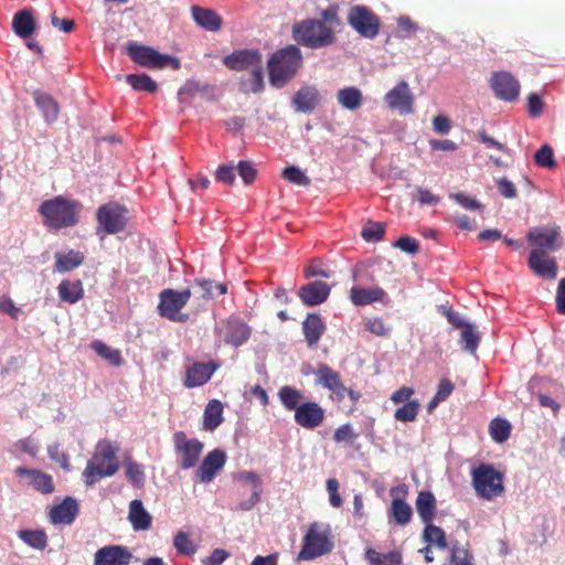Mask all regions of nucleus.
Segmentation results:
<instances>
[{"label":"nucleus","mask_w":565,"mask_h":565,"mask_svg":"<svg viewBox=\"0 0 565 565\" xmlns=\"http://www.w3.org/2000/svg\"><path fill=\"white\" fill-rule=\"evenodd\" d=\"M490 86L494 95L504 102H513L520 94V84L509 72H495L490 79Z\"/></svg>","instance_id":"ddd939ff"},{"label":"nucleus","mask_w":565,"mask_h":565,"mask_svg":"<svg viewBox=\"0 0 565 565\" xmlns=\"http://www.w3.org/2000/svg\"><path fill=\"white\" fill-rule=\"evenodd\" d=\"M385 233V225L380 222H369L362 230V237L366 242H377L382 239Z\"/></svg>","instance_id":"864d4df0"},{"label":"nucleus","mask_w":565,"mask_h":565,"mask_svg":"<svg viewBox=\"0 0 565 565\" xmlns=\"http://www.w3.org/2000/svg\"><path fill=\"white\" fill-rule=\"evenodd\" d=\"M191 13L195 23L206 31L215 32L222 28V18L212 9L192 6Z\"/></svg>","instance_id":"cd10ccee"},{"label":"nucleus","mask_w":565,"mask_h":565,"mask_svg":"<svg viewBox=\"0 0 565 565\" xmlns=\"http://www.w3.org/2000/svg\"><path fill=\"white\" fill-rule=\"evenodd\" d=\"M333 548L329 524L313 522L303 537L298 559L310 561L328 554Z\"/></svg>","instance_id":"423d86ee"},{"label":"nucleus","mask_w":565,"mask_h":565,"mask_svg":"<svg viewBox=\"0 0 565 565\" xmlns=\"http://www.w3.org/2000/svg\"><path fill=\"white\" fill-rule=\"evenodd\" d=\"M58 297L67 303H76L83 298L84 290L79 280H62L57 287Z\"/></svg>","instance_id":"e433bc0d"},{"label":"nucleus","mask_w":565,"mask_h":565,"mask_svg":"<svg viewBox=\"0 0 565 565\" xmlns=\"http://www.w3.org/2000/svg\"><path fill=\"white\" fill-rule=\"evenodd\" d=\"M449 565H475L471 553L458 543L451 546Z\"/></svg>","instance_id":"3c124183"},{"label":"nucleus","mask_w":565,"mask_h":565,"mask_svg":"<svg viewBox=\"0 0 565 565\" xmlns=\"http://www.w3.org/2000/svg\"><path fill=\"white\" fill-rule=\"evenodd\" d=\"M47 455L53 461L57 462L62 468L67 469L70 467L68 458L64 452L60 450V445L57 443L47 446Z\"/></svg>","instance_id":"680f3d73"},{"label":"nucleus","mask_w":565,"mask_h":565,"mask_svg":"<svg viewBox=\"0 0 565 565\" xmlns=\"http://www.w3.org/2000/svg\"><path fill=\"white\" fill-rule=\"evenodd\" d=\"M191 296L198 299H213L226 294L225 284H217L212 279L196 278L189 287Z\"/></svg>","instance_id":"b1692460"},{"label":"nucleus","mask_w":565,"mask_h":565,"mask_svg":"<svg viewBox=\"0 0 565 565\" xmlns=\"http://www.w3.org/2000/svg\"><path fill=\"white\" fill-rule=\"evenodd\" d=\"M237 171L246 184L252 183L256 177V169L249 161H239L237 164Z\"/></svg>","instance_id":"0e129e2a"},{"label":"nucleus","mask_w":565,"mask_h":565,"mask_svg":"<svg viewBox=\"0 0 565 565\" xmlns=\"http://www.w3.org/2000/svg\"><path fill=\"white\" fill-rule=\"evenodd\" d=\"M480 339V334L472 323L470 326H465V329H462L460 333V344L462 350L470 354H475L479 347Z\"/></svg>","instance_id":"a18cd8bd"},{"label":"nucleus","mask_w":565,"mask_h":565,"mask_svg":"<svg viewBox=\"0 0 565 565\" xmlns=\"http://www.w3.org/2000/svg\"><path fill=\"white\" fill-rule=\"evenodd\" d=\"M316 375L318 377L317 382L321 386L333 392L339 398L345 396L347 387L343 385L339 372L324 363H320L318 364Z\"/></svg>","instance_id":"5701e85b"},{"label":"nucleus","mask_w":565,"mask_h":565,"mask_svg":"<svg viewBox=\"0 0 565 565\" xmlns=\"http://www.w3.org/2000/svg\"><path fill=\"white\" fill-rule=\"evenodd\" d=\"M301 63V52L289 45L276 52L268 60L269 82L273 86L282 87L297 72Z\"/></svg>","instance_id":"f03ea898"},{"label":"nucleus","mask_w":565,"mask_h":565,"mask_svg":"<svg viewBox=\"0 0 565 565\" xmlns=\"http://www.w3.org/2000/svg\"><path fill=\"white\" fill-rule=\"evenodd\" d=\"M217 181L225 184H233L235 181V168L232 164L220 166L215 172Z\"/></svg>","instance_id":"052dcab7"},{"label":"nucleus","mask_w":565,"mask_h":565,"mask_svg":"<svg viewBox=\"0 0 565 565\" xmlns=\"http://www.w3.org/2000/svg\"><path fill=\"white\" fill-rule=\"evenodd\" d=\"M327 490L329 492V501L333 508H340L342 504V499L338 492L339 482L337 479L330 478L327 480Z\"/></svg>","instance_id":"338daca9"},{"label":"nucleus","mask_w":565,"mask_h":565,"mask_svg":"<svg viewBox=\"0 0 565 565\" xmlns=\"http://www.w3.org/2000/svg\"><path fill=\"white\" fill-rule=\"evenodd\" d=\"M426 526L423 532V540L430 546H436L439 550H446L447 539L444 530L437 525L425 523Z\"/></svg>","instance_id":"a19ab883"},{"label":"nucleus","mask_w":565,"mask_h":565,"mask_svg":"<svg viewBox=\"0 0 565 565\" xmlns=\"http://www.w3.org/2000/svg\"><path fill=\"white\" fill-rule=\"evenodd\" d=\"M18 537L35 550H44L47 545V536L43 530H20L17 533Z\"/></svg>","instance_id":"ea45409f"},{"label":"nucleus","mask_w":565,"mask_h":565,"mask_svg":"<svg viewBox=\"0 0 565 565\" xmlns=\"http://www.w3.org/2000/svg\"><path fill=\"white\" fill-rule=\"evenodd\" d=\"M124 466L126 469V477L129 479L131 484L137 488L142 487L145 484L143 466L130 459L126 460Z\"/></svg>","instance_id":"09e8293b"},{"label":"nucleus","mask_w":565,"mask_h":565,"mask_svg":"<svg viewBox=\"0 0 565 565\" xmlns=\"http://www.w3.org/2000/svg\"><path fill=\"white\" fill-rule=\"evenodd\" d=\"M395 247L408 254H416L419 249L418 242L411 236H401L394 244Z\"/></svg>","instance_id":"e2e57ef3"},{"label":"nucleus","mask_w":565,"mask_h":565,"mask_svg":"<svg viewBox=\"0 0 565 565\" xmlns=\"http://www.w3.org/2000/svg\"><path fill=\"white\" fill-rule=\"evenodd\" d=\"M420 404L417 401H408L395 411L394 418L398 422H413L419 411Z\"/></svg>","instance_id":"8fccbe9b"},{"label":"nucleus","mask_w":565,"mask_h":565,"mask_svg":"<svg viewBox=\"0 0 565 565\" xmlns=\"http://www.w3.org/2000/svg\"><path fill=\"white\" fill-rule=\"evenodd\" d=\"M203 418L204 429L214 430L215 428H217L223 422L222 403L217 399L210 401L204 409Z\"/></svg>","instance_id":"4c0bfd02"},{"label":"nucleus","mask_w":565,"mask_h":565,"mask_svg":"<svg viewBox=\"0 0 565 565\" xmlns=\"http://www.w3.org/2000/svg\"><path fill=\"white\" fill-rule=\"evenodd\" d=\"M321 99L320 93L316 86H302L294 95L291 105L297 113L311 114Z\"/></svg>","instance_id":"aec40b11"},{"label":"nucleus","mask_w":565,"mask_h":565,"mask_svg":"<svg viewBox=\"0 0 565 565\" xmlns=\"http://www.w3.org/2000/svg\"><path fill=\"white\" fill-rule=\"evenodd\" d=\"M330 286L321 280L311 281L303 285L298 296L306 306H318L323 303L330 295Z\"/></svg>","instance_id":"4be33fe9"},{"label":"nucleus","mask_w":565,"mask_h":565,"mask_svg":"<svg viewBox=\"0 0 565 565\" xmlns=\"http://www.w3.org/2000/svg\"><path fill=\"white\" fill-rule=\"evenodd\" d=\"M230 557V553L223 548H215L210 556L202 561L203 565H221Z\"/></svg>","instance_id":"774afa93"},{"label":"nucleus","mask_w":565,"mask_h":565,"mask_svg":"<svg viewBox=\"0 0 565 565\" xmlns=\"http://www.w3.org/2000/svg\"><path fill=\"white\" fill-rule=\"evenodd\" d=\"M40 446L32 437L19 439L12 445L11 454L18 456L20 452H25L31 457H36Z\"/></svg>","instance_id":"603ef678"},{"label":"nucleus","mask_w":565,"mask_h":565,"mask_svg":"<svg viewBox=\"0 0 565 565\" xmlns=\"http://www.w3.org/2000/svg\"><path fill=\"white\" fill-rule=\"evenodd\" d=\"M127 53L135 63L148 68L171 66L173 70H179L181 66L177 57L162 54L151 46L140 45L137 42L128 44Z\"/></svg>","instance_id":"0eeeda50"},{"label":"nucleus","mask_w":565,"mask_h":565,"mask_svg":"<svg viewBox=\"0 0 565 565\" xmlns=\"http://www.w3.org/2000/svg\"><path fill=\"white\" fill-rule=\"evenodd\" d=\"M324 419L323 408L316 402L300 404L295 412V422L306 429L319 427Z\"/></svg>","instance_id":"f3484780"},{"label":"nucleus","mask_w":565,"mask_h":565,"mask_svg":"<svg viewBox=\"0 0 565 565\" xmlns=\"http://www.w3.org/2000/svg\"><path fill=\"white\" fill-rule=\"evenodd\" d=\"M278 396L284 405V407L288 411H295L299 406V402L302 399V394L300 391L291 387V386H282L278 391Z\"/></svg>","instance_id":"de8ad7c7"},{"label":"nucleus","mask_w":565,"mask_h":565,"mask_svg":"<svg viewBox=\"0 0 565 565\" xmlns=\"http://www.w3.org/2000/svg\"><path fill=\"white\" fill-rule=\"evenodd\" d=\"M84 262V256L79 252L70 250L66 254H55V270L58 273H66L81 266Z\"/></svg>","instance_id":"58836bf2"},{"label":"nucleus","mask_w":565,"mask_h":565,"mask_svg":"<svg viewBox=\"0 0 565 565\" xmlns=\"http://www.w3.org/2000/svg\"><path fill=\"white\" fill-rule=\"evenodd\" d=\"M384 100L390 109L396 110L399 115H409L414 110V96L405 81L390 89L385 94Z\"/></svg>","instance_id":"f8f14e48"},{"label":"nucleus","mask_w":565,"mask_h":565,"mask_svg":"<svg viewBox=\"0 0 565 565\" xmlns=\"http://www.w3.org/2000/svg\"><path fill=\"white\" fill-rule=\"evenodd\" d=\"M12 30L22 39H28L34 32L35 20L30 10H21L13 15Z\"/></svg>","instance_id":"2f4dec72"},{"label":"nucleus","mask_w":565,"mask_h":565,"mask_svg":"<svg viewBox=\"0 0 565 565\" xmlns=\"http://www.w3.org/2000/svg\"><path fill=\"white\" fill-rule=\"evenodd\" d=\"M449 199L454 200L466 210L473 211L482 209V204L480 202H478L473 198L468 196L465 193H451L449 194Z\"/></svg>","instance_id":"13d9d810"},{"label":"nucleus","mask_w":565,"mask_h":565,"mask_svg":"<svg viewBox=\"0 0 565 565\" xmlns=\"http://www.w3.org/2000/svg\"><path fill=\"white\" fill-rule=\"evenodd\" d=\"M79 206L78 202L57 195L42 202L39 206V213L43 216L44 224L47 227L60 230L77 224Z\"/></svg>","instance_id":"f257e3e1"},{"label":"nucleus","mask_w":565,"mask_h":565,"mask_svg":"<svg viewBox=\"0 0 565 565\" xmlns=\"http://www.w3.org/2000/svg\"><path fill=\"white\" fill-rule=\"evenodd\" d=\"M559 236V227L557 226H537L527 233L529 242L535 247L534 249H545L546 253L557 249L556 241Z\"/></svg>","instance_id":"dca6fc26"},{"label":"nucleus","mask_w":565,"mask_h":565,"mask_svg":"<svg viewBox=\"0 0 565 565\" xmlns=\"http://www.w3.org/2000/svg\"><path fill=\"white\" fill-rule=\"evenodd\" d=\"M390 513L395 523L402 526L408 524L413 515L411 505L405 500L398 498L392 501Z\"/></svg>","instance_id":"79ce46f5"},{"label":"nucleus","mask_w":565,"mask_h":565,"mask_svg":"<svg viewBox=\"0 0 565 565\" xmlns=\"http://www.w3.org/2000/svg\"><path fill=\"white\" fill-rule=\"evenodd\" d=\"M364 557L370 565H402L403 563L402 554L396 550L380 553L373 548H366Z\"/></svg>","instance_id":"c9c22d12"},{"label":"nucleus","mask_w":565,"mask_h":565,"mask_svg":"<svg viewBox=\"0 0 565 565\" xmlns=\"http://www.w3.org/2000/svg\"><path fill=\"white\" fill-rule=\"evenodd\" d=\"M386 292L380 288H358L350 290V299L355 306H366L376 301H384Z\"/></svg>","instance_id":"7c9ffc66"},{"label":"nucleus","mask_w":565,"mask_h":565,"mask_svg":"<svg viewBox=\"0 0 565 565\" xmlns=\"http://www.w3.org/2000/svg\"><path fill=\"white\" fill-rule=\"evenodd\" d=\"M471 483L477 495L488 501L504 492L503 475L489 463H481L471 470Z\"/></svg>","instance_id":"39448f33"},{"label":"nucleus","mask_w":565,"mask_h":565,"mask_svg":"<svg viewBox=\"0 0 565 565\" xmlns=\"http://www.w3.org/2000/svg\"><path fill=\"white\" fill-rule=\"evenodd\" d=\"M118 471L116 462V450L108 440H100L96 446V451L90 460L87 461L83 472L85 483L93 486L98 479L111 477Z\"/></svg>","instance_id":"20e7f679"},{"label":"nucleus","mask_w":565,"mask_h":565,"mask_svg":"<svg viewBox=\"0 0 565 565\" xmlns=\"http://www.w3.org/2000/svg\"><path fill=\"white\" fill-rule=\"evenodd\" d=\"M131 552L122 545H107L96 551L93 565H129Z\"/></svg>","instance_id":"2eb2a0df"},{"label":"nucleus","mask_w":565,"mask_h":565,"mask_svg":"<svg viewBox=\"0 0 565 565\" xmlns=\"http://www.w3.org/2000/svg\"><path fill=\"white\" fill-rule=\"evenodd\" d=\"M173 447L180 468L188 470L196 466L204 445L199 439H189L184 431H177L173 435Z\"/></svg>","instance_id":"9b49d317"},{"label":"nucleus","mask_w":565,"mask_h":565,"mask_svg":"<svg viewBox=\"0 0 565 565\" xmlns=\"http://www.w3.org/2000/svg\"><path fill=\"white\" fill-rule=\"evenodd\" d=\"M78 513L75 499L66 497L60 504L50 510L49 516L53 524H71Z\"/></svg>","instance_id":"a878e982"},{"label":"nucleus","mask_w":565,"mask_h":565,"mask_svg":"<svg viewBox=\"0 0 565 565\" xmlns=\"http://www.w3.org/2000/svg\"><path fill=\"white\" fill-rule=\"evenodd\" d=\"M14 471L23 484L30 486L34 490L43 494L54 491L53 478L49 473L26 467H18Z\"/></svg>","instance_id":"4468645a"},{"label":"nucleus","mask_w":565,"mask_h":565,"mask_svg":"<svg viewBox=\"0 0 565 565\" xmlns=\"http://www.w3.org/2000/svg\"><path fill=\"white\" fill-rule=\"evenodd\" d=\"M128 519L136 531L148 530L151 526V515L140 500L136 499L130 502Z\"/></svg>","instance_id":"473e14b6"},{"label":"nucleus","mask_w":565,"mask_h":565,"mask_svg":"<svg viewBox=\"0 0 565 565\" xmlns=\"http://www.w3.org/2000/svg\"><path fill=\"white\" fill-rule=\"evenodd\" d=\"M90 347L98 356L108 361L111 365L119 366L122 364V358L119 350L110 348L100 340L93 341Z\"/></svg>","instance_id":"c03bdc74"},{"label":"nucleus","mask_w":565,"mask_h":565,"mask_svg":"<svg viewBox=\"0 0 565 565\" xmlns=\"http://www.w3.org/2000/svg\"><path fill=\"white\" fill-rule=\"evenodd\" d=\"M534 160L540 167L552 168L555 166L553 149L548 145L542 146L534 154Z\"/></svg>","instance_id":"4d7b16f0"},{"label":"nucleus","mask_w":565,"mask_h":565,"mask_svg":"<svg viewBox=\"0 0 565 565\" xmlns=\"http://www.w3.org/2000/svg\"><path fill=\"white\" fill-rule=\"evenodd\" d=\"M226 456L223 450L214 449L210 451L195 471L198 481L209 483L211 482L217 470L222 469L225 465Z\"/></svg>","instance_id":"a211bd4d"},{"label":"nucleus","mask_w":565,"mask_h":565,"mask_svg":"<svg viewBox=\"0 0 565 565\" xmlns=\"http://www.w3.org/2000/svg\"><path fill=\"white\" fill-rule=\"evenodd\" d=\"M302 330L308 345L312 348L324 333L326 324L319 315L310 313L302 322Z\"/></svg>","instance_id":"c85d7f7f"},{"label":"nucleus","mask_w":565,"mask_h":565,"mask_svg":"<svg viewBox=\"0 0 565 565\" xmlns=\"http://www.w3.org/2000/svg\"><path fill=\"white\" fill-rule=\"evenodd\" d=\"M127 209L116 202L99 206L96 213L97 233L104 231L106 234H116L122 231L127 224Z\"/></svg>","instance_id":"9d476101"},{"label":"nucleus","mask_w":565,"mask_h":565,"mask_svg":"<svg viewBox=\"0 0 565 565\" xmlns=\"http://www.w3.org/2000/svg\"><path fill=\"white\" fill-rule=\"evenodd\" d=\"M260 62L262 55L257 50L235 51L223 60L224 65L234 71L254 68Z\"/></svg>","instance_id":"412c9836"},{"label":"nucleus","mask_w":565,"mask_h":565,"mask_svg":"<svg viewBox=\"0 0 565 565\" xmlns=\"http://www.w3.org/2000/svg\"><path fill=\"white\" fill-rule=\"evenodd\" d=\"M216 366L212 363L196 362L186 370L184 385L186 387H196L205 384L215 372Z\"/></svg>","instance_id":"bb28decb"},{"label":"nucleus","mask_w":565,"mask_h":565,"mask_svg":"<svg viewBox=\"0 0 565 565\" xmlns=\"http://www.w3.org/2000/svg\"><path fill=\"white\" fill-rule=\"evenodd\" d=\"M126 82L139 92L154 93L158 88L157 83L147 74H129Z\"/></svg>","instance_id":"49530a36"},{"label":"nucleus","mask_w":565,"mask_h":565,"mask_svg":"<svg viewBox=\"0 0 565 565\" xmlns=\"http://www.w3.org/2000/svg\"><path fill=\"white\" fill-rule=\"evenodd\" d=\"M347 20L349 25L361 36L374 39L380 32V19L367 7L353 6L349 9Z\"/></svg>","instance_id":"1a4fd4ad"},{"label":"nucleus","mask_w":565,"mask_h":565,"mask_svg":"<svg viewBox=\"0 0 565 565\" xmlns=\"http://www.w3.org/2000/svg\"><path fill=\"white\" fill-rule=\"evenodd\" d=\"M282 177L297 185L307 186L310 184V179L305 174L302 170L295 166L285 168L282 171Z\"/></svg>","instance_id":"5fc2aeb1"},{"label":"nucleus","mask_w":565,"mask_h":565,"mask_svg":"<svg viewBox=\"0 0 565 565\" xmlns=\"http://www.w3.org/2000/svg\"><path fill=\"white\" fill-rule=\"evenodd\" d=\"M416 510L424 523H430L435 516L436 499L429 491L419 492L416 499Z\"/></svg>","instance_id":"f704fd0d"},{"label":"nucleus","mask_w":565,"mask_h":565,"mask_svg":"<svg viewBox=\"0 0 565 565\" xmlns=\"http://www.w3.org/2000/svg\"><path fill=\"white\" fill-rule=\"evenodd\" d=\"M191 297L189 288L182 291L174 289L162 290L158 305L160 316L174 322H186L190 318L189 315L182 313L180 310L186 305Z\"/></svg>","instance_id":"6e6552de"},{"label":"nucleus","mask_w":565,"mask_h":565,"mask_svg":"<svg viewBox=\"0 0 565 565\" xmlns=\"http://www.w3.org/2000/svg\"><path fill=\"white\" fill-rule=\"evenodd\" d=\"M33 99L36 107L42 113L45 122H55L60 109L57 103L53 99V97L41 90H35L33 93Z\"/></svg>","instance_id":"c756f323"},{"label":"nucleus","mask_w":565,"mask_h":565,"mask_svg":"<svg viewBox=\"0 0 565 565\" xmlns=\"http://www.w3.org/2000/svg\"><path fill=\"white\" fill-rule=\"evenodd\" d=\"M223 337L225 343L237 348L249 339L250 329L245 322L231 318L225 323Z\"/></svg>","instance_id":"393cba45"},{"label":"nucleus","mask_w":565,"mask_h":565,"mask_svg":"<svg viewBox=\"0 0 565 565\" xmlns=\"http://www.w3.org/2000/svg\"><path fill=\"white\" fill-rule=\"evenodd\" d=\"M337 100L342 108L354 111L362 106L363 95L358 87L348 86L338 90Z\"/></svg>","instance_id":"72a5a7b5"},{"label":"nucleus","mask_w":565,"mask_h":565,"mask_svg":"<svg viewBox=\"0 0 565 565\" xmlns=\"http://www.w3.org/2000/svg\"><path fill=\"white\" fill-rule=\"evenodd\" d=\"M511 424L504 418H494L490 422L489 433L493 441L502 444L507 441L511 435Z\"/></svg>","instance_id":"37998d69"},{"label":"nucleus","mask_w":565,"mask_h":565,"mask_svg":"<svg viewBox=\"0 0 565 565\" xmlns=\"http://www.w3.org/2000/svg\"><path fill=\"white\" fill-rule=\"evenodd\" d=\"M295 41L306 47L322 49L335 40L332 29L326 22L317 19H307L292 26Z\"/></svg>","instance_id":"7ed1b4c3"},{"label":"nucleus","mask_w":565,"mask_h":565,"mask_svg":"<svg viewBox=\"0 0 565 565\" xmlns=\"http://www.w3.org/2000/svg\"><path fill=\"white\" fill-rule=\"evenodd\" d=\"M365 329L377 337H384L390 333V328L385 326L381 318L367 319L365 322Z\"/></svg>","instance_id":"bf43d9fd"},{"label":"nucleus","mask_w":565,"mask_h":565,"mask_svg":"<svg viewBox=\"0 0 565 565\" xmlns=\"http://www.w3.org/2000/svg\"><path fill=\"white\" fill-rule=\"evenodd\" d=\"M262 487H252L250 497L247 500H242L236 510L250 511L260 500Z\"/></svg>","instance_id":"69168bd1"},{"label":"nucleus","mask_w":565,"mask_h":565,"mask_svg":"<svg viewBox=\"0 0 565 565\" xmlns=\"http://www.w3.org/2000/svg\"><path fill=\"white\" fill-rule=\"evenodd\" d=\"M174 547L184 555H193L196 552V545L189 539L184 532H179L174 537Z\"/></svg>","instance_id":"6e6d98bb"},{"label":"nucleus","mask_w":565,"mask_h":565,"mask_svg":"<svg viewBox=\"0 0 565 565\" xmlns=\"http://www.w3.org/2000/svg\"><path fill=\"white\" fill-rule=\"evenodd\" d=\"M529 267L535 275L554 279L557 275V265L554 258L550 257L545 249H533L529 256Z\"/></svg>","instance_id":"6ab92c4d"}]
</instances>
